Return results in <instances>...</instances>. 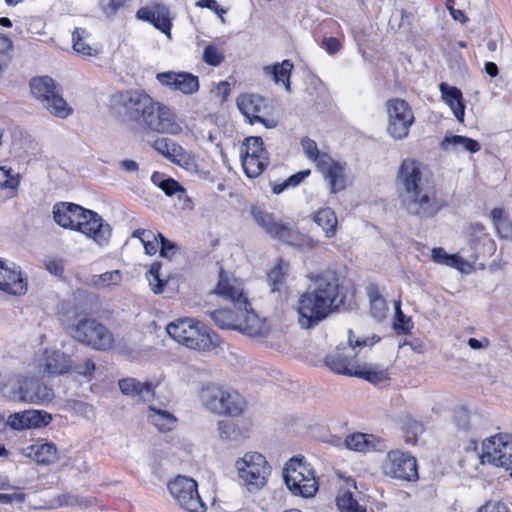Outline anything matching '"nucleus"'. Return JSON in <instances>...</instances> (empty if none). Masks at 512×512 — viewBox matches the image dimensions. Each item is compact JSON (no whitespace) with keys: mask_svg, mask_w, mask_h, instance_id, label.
I'll use <instances>...</instances> for the list:
<instances>
[{"mask_svg":"<svg viewBox=\"0 0 512 512\" xmlns=\"http://www.w3.org/2000/svg\"><path fill=\"white\" fill-rule=\"evenodd\" d=\"M395 187L401 209L421 221L432 219L442 208L434 182L424 173L421 163L414 159L401 162Z\"/></svg>","mask_w":512,"mask_h":512,"instance_id":"f257e3e1","label":"nucleus"},{"mask_svg":"<svg viewBox=\"0 0 512 512\" xmlns=\"http://www.w3.org/2000/svg\"><path fill=\"white\" fill-rule=\"evenodd\" d=\"M310 284L303 292L296 306L297 319L301 328L312 329L337 311L344 303L345 294L338 273L326 269L309 275Z\"/></svg>","mask_w":512,"mask_h":512,"instance_id":"f03ea898","label":"nucleus"},{"mask_svg":"<svg viewBox=\"0 0 512 512\" xmlns=\"http://www.w3.org/2000/svg\"><path fill=\"white\" fill-rule=\"evenodd\" d=\"M214 293L230 301L237 310L234 312L229 309H217L209 312L218 327L237 329L250 336L263 335V324L244 295L243 289L230 283L223 268L220 269Z\"/></svg>","mask_w":512,"mask_h":512,"instance_id":"7ed1b4c3","label":"nucleus"},{"mask_svg":"<svg viewBox=\"0 0 512 512\" xmlns=\"http://www.w3.org/2000/svg\"><path fill=\"white\" fill-rule=\"evenodd\" d=\"M121 102L128 120L142 128L172 135L182 130L172 111L159 102L153 101L146 93L127 91L121 95Z\"/></svg>","mask_w":512,"mask_h":512,"instance_id":"20e7f679","label":"nucleus"},{"mask_svg":"<svg viewBox=\"0 0 512 512\" xmlns=\"http://www.w3.org/2000/svg\"><path fill=\"white\" fill-rule=\"evenodd\" d=\"M54 221L65 229L75 230L106 245L111 237V226L95 211L69 202H59L53 207Z\"/></svg>","mask_w":512,"mask_h":512,"instance_id":"39448f33","label":"nucleus"},{"mask_svg":"<svg viewBox=\"0 0 512 512\" xmlns=\"http://www.w3.org/2000/svg\"><path fill=\"white\" fill-rule=\"evenodd\" d=\"M166 330L175 341L191 349L206 351L219 344V337L215 332L189 318L170 323Z\"/></svg>","mask_w":512,"mask_h":512,"instance_id":"423d86ee","label":"nucleus"},{"mask_svg":"<svg viewBox=\"0 0 512 512\" xmlns=\"http://www.w3.org/2000/svg\"><path fill=\"white\" fill-rule=\"evenodd\" d=\"M202 405L217 415L237 417L244 412L246 402L236 391L217 384H207L199 394Z\"/></svg>","mask_w":512,"mask_h":512,"instance_id":"0eeeda50","label":"nucleus"},{"mask_svg":"<svg viewBox=\"0 0 512 512\" xmlns=\"http://www.w3.org/2000/svg\"><path fill=\"white\" fill-rule=\"evenodd\" d=\"M250 213L257 225L274 239L298 247L303 252L312 250L318 245V241L311 238L298 239L297 233L288 224L277 221L272 213L257 206H252Z\"/></svg>","mask_w":512,"mask_h":512,"instance_id":"6e6552de","label":"nucleus"},{"mask_svg":"<svg viewBox=\"0 0 512 512\" xmlns=\"http://www.w3.org/2000/svg\"><path fill=\"white\" fill-rule=\"evenodd\" d=\"M32 95L43 108L58 118H67L72 113L66 100L62 97L61 86L49 76L34 77L30 80Z\"/></svg>","mask_w":512,"mask_h":512,"instance_id":"1a4fd4ad","label":"nucleus"},{"mask_svg":"<svg viewBox=\"0 0 512 512\" xmlns=\"http://www.w3.org/2000/svg\"><path fill=\"white\" fill-rule=\"evenodd\" d=\"M301 145L305 155L316 162L319 171L328 181L331 192L337 193L345 189V164L335 161L327 153H320L316 142L310 138L302 139Z\"/></svg>","mask_w":512,"mask_h":512,"instance_id":"9d476101","label":"nucleus"},{"mask_svg":"<svg viewBox=\"0 0 512 512\" xmlns=\"http://www.w3.org/2000/svg\"><path fill=\"white\" fill-rule=\"evenodd\" d=\"M283 479L287 488L295 496L309 498L318 490L313 470L299 458H292L286 463Z\"/></svg>","mask_w":512,"mask_h":512,"instance_id":"9b49d317","label":"nucleus"},{"mask_svg":"<svg viewBox=\"0 0 512 512\" xmlns=\"http://www.w3.org/2000/svg\"><path fill=\"white\" fill-rule=\"evenodd\" d=\"M238 476L250 492H257L267 484L271 473L266 458L258 452H248L235 463Z\"/></svg>","mask_w":512,"mask_h":512,"instance_id":"f8f14e48","label":"nucleus"},{"mask_svg":"<svg viewBox=\"0 0 512 512\" xmlns=\"http://www.w3.org/2000/svg\"><path fill=\"white\" fill-rule=\"evenodd\" d=\"M70 335L78 342L95 350H108L113 346V335L109 329L96 319L83 318L70 326Z\"/></svg>","mask_w":512,"mask_h":512,"instance_id":"ddd939ff","label":"nucleus"},{"mask_svg":"<svg viewBox=\"0 0 512 512\" xmlns=\"http://www.w3.org/2000/svg\"><path fill=\"white\" fill-rule=\"evenodd\" d=\"M240 157L247 177L256 178L269 164V152L260 136H250L241 145Z\"/></svg>","mask_w":512,"mask_h":512,"instance_id":"4468645a","label":"nucleus"},{"mask_svg":"<svg viewBox=\"0 0 512 512\" xmlns=\"http://www.w3.org/2000/svg\"><path fill=\"white\" fill-rule=\"evenodd\" d=\"M167 487L182 509L187 512H205L206 505L198 493V485L194 479L179 475Z\"/></svg>","mask_w":512,"mask_h":512,"instance_id":"2eb2a0df","label":"nucleus"},{"mask_svg":"<svg viewBox=\"0 0 512 512\" xmlns=\"http://www.w3.org/2000/svg\"><path fill=\"white\" fill-rule=\"evenodd\" d=\"M236 104L250 124L261 123L268 129L277 127L278 121L268 118L272 106L264 97L258 94H242L237 98Z\"/></svg>","mask_w":512,"mask_h":512,"instance_id":"dca6fc26","label":"nucleus"},{"mask_svg":"<svg viewBox=\"0 0 512 512\" xmlns=\"http://www.w3.org/2000/svg\"><path fill=\"white\" fill-rule=\"evenodd\" d=\"M12 389L15 398L27 403L44 404L54 397L53 389L36 377L19 375Z\"/></svg>","mask_w":512,"mask_h":512,"instance_id":"f3484780","label":"nucleus"},{"mask_svg":"<svg viewBox=\"0 0 512 512\" xmlns=\"http://www.w3.org/2000/svg\"><path fill=\"white\" fill-rule=\"evenodd\" d=\"M387 112L389 116L388 133L394 139L400 140L407 137L409 128L414 122V115L409 104L403 99H391L387 102Z\"/></svg>","mask_w":512,"mask_h":512,"instance_id":"a211bd4d","label":"nucleus"},{"mask_svg":"<svg viewBox=\"0 0 512 512\" xmlns=\"http://www.w3.org/2000/svg\"><path fill=\"white\" fill-rule=\"evenodd\" d=\"M383 471L392 478L414 481L418 479L417 461L410 453L392 450L383 463Z\"/></svg>","mask_w":512,"mask_h":512,"instance_id":"6ab92c4d","label":"nucleus"},{"mask_svg":"<svg viewBox=\"0 0 512 512\" xmlns=\"http://www.w3.org/2000/svg\"><path fill=\"white\" fill-rule=\"evenodd\" d=\"M483 458L510 471L512 477V436L499 434L483 442Z\"/></svg>","mask_w":512,"mask_h":512,"instance_id":"aec40b11","label":"nucleus"},{"mask_svg":"<svg viewBox=\"0 0 512 512\" xmlns=\"http://www.w3.org/2000/svg\"><path fill=\"white\" fill-rule=\"evenodd\" d=\"M156 78L163 86L185 95H191L199 90L198 77L188 72L166 71L158 73Z\"/></svg>","mask_w":512,"mask_h":512,"instance_id":"412c9836","label":"nucleus"},{"mask_svg":"<svg viewBox=\"0 0 512 512\" xmlns=\"http://www.w3.org/2000/svg\"><path fill=\"white\" fill-rule=\"evenodd\" d=\"M0 290L12 295H23L27 291V280L22 276L20 268L2 259H0Z\"/></svg>","mask_w":512,"mask_h":512,"instance_id":"4be33fe9","label":"nucleus"},{"mask_svg":"<svg viewBox=\"0 0 512 512\" xmlns=\"http://www.w3.org/2000/svg\"><path fill=\"white\" fill-rule=\"evenodd\" d=\"M169 15V9L164 4H155L151 7H141L136 13V17L138 19L153 24L155 28L167 35L168 38L171 37L172 27Z\"/></svg>","mask_w":512,"mask_h":512,"instance_id":"5701e85b","label":"nucleus"},{"mask_svg":"<svg viewBox=\"0 0 512 512\" xmlns=\"http://www.w3.org/2000/svg\"><path fill=\"white\" fill-rule=\"evenodd\" d=\"M124 395L137 397L141 401H150L154 398L155 385L150 382H140L135 378H124L118 382Z\"/></svg>","mask_w":512,"mask_h":512,"instance_id":"b1692460","label":"nucleus"},{"mask_svg":"<svg viewBox=\"0 0 512 512\" xmlns=\"http://www.w3.org/2000/svg\"><path fill=\"white\" fill-rule=\"evenodd\" d=\"M29 456L38 464L50 465L58 460V450L54 443L34 444L29 448Z\"/></svg>","mask_w":512,"mask_h":512,"instance_id":"393cba45","label":"nucleus"},{"mask_svg":"<svg viewBox=\"0 0 512 512\" xmlns=\"http://www.w3.org/2000/svg\"><path fill=\"white\" fill-rule=\"evenodd\" d=\"M372 435H367L363 433H355L346 437L345 445L348 449L365 452L369 450H381L383 448V442L381 440H376Z\"/></svg>","mask_w":512,"mask_h":512,"instance_id":"a878e982","label":"nucleus"},{"mask_svg":"<svg viewBox=\"0 0 512 512\" xmlns=\"http://www.w3.org/2000/svg\"><path fill=\"white\" fill-rule=\"evenodd\" d=\"M153 147L173 163L181 165L186 158L183 148L168 138L156 139Z\"/></svg>","mask_w":512,"mask_h":512,"instance_id":"bb28decb","label":"nucleus"},{"mask_svg":"<svg viewBox=\"0 0 512 512\" xmlns=\"http://www.w3.org/2000/svg\"><path fill=\"white\" fill-rule=\"evenodd\" d=\"M72 359L69 355L53 351L45 359L44 369L50 374H64L70 372Z\"/></svg>","mask_w":512,"mask_h":512,"instance_id":"cd10ccee","label":"nucleus"},{"mask_svg":"<svg viewBox=\"0 0 512 512\" xmlns=\"http://www.w3.org/2000/svg\"><path fill=\"white\" fill-rule=\"evenodd\" d=\"M325 365L337 374L354 376L355 370L351 367V357L340 350L328 354L325 357Z\"/></svg>","mask_w":512,"mask_h":512,"instance_id":"c85d7f7f","label":"nucleus"},{"mask_svg":"<svg viewBox=\"0 0 512 512\" xmlns=\"http://www.w3.org/2000/svg\"><path fill=\"white\" fill-rule=\"evenodd\" d=\"M314 222L321 227L327 238L335 236L337 231V217L331 208L318 210L313 217Z\"/></svg>","mask_w":512,"mask_h":512,"instance_id":"c756f323","label":"nucleus"},{"mask_svg":"<svg viewBox=\"0 0 512 512\" xmlns=\"http://www.w3.org/2000/svg\"><path fill=\"white\" fill-rule=\"evenodd\" d=\"M293 69V63L286 59L281 63H276L273 66L264 67V72L271 75L275 83H283L286 90L290 91V76Z\"/></svg>","mask_w":512,"mask_h":512,"instance_id":"7c9ffc66","label":"nucleus"},{"mask_svg":"<svg viewBox=\"0 0 512 512\" xmlns=\"http://www.w3.org/2000/svg\"><path fill=\"white\" fill-rule=\"evenodd\" d=\"M148 420L159 431H170L175 426L176 417L166 410L157 409L149 406Z\"/></svg>","mask_w":512,"mask_h":512,"instance_id":"2f4dec72","label":"nucleus"},{"mask_svg":"<svg viewBox=\"0 0 512 512\" xmlns=\"http://www.w3.org/2000/svg\"><path fill=\"white\" fill-rule=\"evenodd\" d=\"M441 147L443 150L461 147L470 153H476L481 149V145L477 140L461 135L446 136L441 143Z\"/></svg>","mask_w":512,"mask_h":512,"instance_id":"473e14b6","label":"nucleus"},{"mask_svg":"<svg viewBox=\"0 0 512 512\" xmlns=\"http://www.w3.org/2000/svg\"><path fill=\"white\" fill-rule=\"evenodd\" d=\"M151 181L154 185L159 187L167 196H172L176 193H185L184 187L175 179L168 177L164 173L154 172L151 176Z\"/></svg>","mask_w":512,"mask_h":512,"instance_id":"72a5a7b5","label":"nucleus"},{"mask_svg":"<svg viewBox=\"0 0 512 512\" xmlns=\"http://www.w3.org/2000/svg\"><path fill=\"white\" fill-rule=\"evenodd\" d=\"M471 248L474 250V262L481 258L490 257L496 250L495 242L487 235L471 239Z\"/></svg>","mask_w":512,"mask_h":512,"instance_id":"f704fd0d","label":"nucleus"},{"mask_svg":"<svg viewBox=\"0 0 512 512\" xmlns=\"http://www.w3.org/2000/svg\"><path fill=\"white\" fill-rule=\"evenodd\" d=\"M288 268V263L280 259L277 265L268 272L267 281L272 293L281 291Z\"/></svg>","mask_w":512,"mask_h":512,"instance_id":"c9c22d12","label":"nucleus"},{"mask_svg":"<svg viewBox=\"0 0 512 512\" xmlns=\"http://www.w3.org/2000/svg\"><path fill=\"white\" fill-rule=\"evenodd\" d=\"M492 222L501 238L509 239L512 237V223L505 214L504 209L494 208L491 211Z\"/></svg>","mask_w":512,"mask_h":512,"instance_id":"e433bc0d","label":"nucleus"},{"mask_svg":"<svg viewBox=\"0 0 512 512\" xmlns=\"http://www.w3.org/2000/svg\"><path fill=\"white\" fill-rule=\"evenodd\" d=\"M354 376L363 378L374 384H378L388 380V374L385 370L377 369L375 367L370 366H363L362 368L355 369Z\"/></svg>","mask_w":512,"mask_h":512,"instance_id":"4c0bfd02","label":"nucleus"},{"mask_svg":"<svg viewBox=\"0 0 512 512\" xmlns=\"http://www.w3.org/2000/svg\"><path fill=\"white\" fill-rule=\"evenodd\" d=\"M87 36V31L83 28H75L72 34L73 49L78 54L85 56H92L95 51L90 45H88L84 39Z\"/></svg>","mask_w":512,"mask_h":512,"instance_id":"58836bf2","label":"nucleus"},{"mask_svg":"<svg viewBox=\"0 0 512 512\" xmlns=\"http://www.w3.org/2000/svg\"><path fill=\"white\" fill-rule=\"evenodd\" d=\"M161 262H154L149 271L146 273L147 280L154 293L159 294L163 292L166 281L160 277Z\"/></svg>","mask_w":512,"mask_h":512,"instance_id":"ea45409f","label":"nucleus"},{"mask_svg":"<svg viewBox=\"0 0 512 512\" xmlns=\"http://www.w3.org/2000/svg\"><path fill=\"white\" fill-rule=\"evenodd\" d=\"M28 429L42 428L49 425L53 419L52 415L44 410H27Z\"/></svg>","mask_w":512,"mask_h":512,"instance_id":"a19ab883","label":"nucleus"},{"mask_svg":"<svg viewBox=\"0 0 512 512\" xmlns=\"http://www.w3.org/2000/svg\"><path fill=\"white\" fill-rule=\"evenodd\" d=\"M337 507L340 512H366V509L358 504L349 491L337 497Z\"/></svg>","mask_w":512,"mask_h":512,"instance_id":"79ce46f5","label":"nucleus"},{"mask_svg":"<svg viewBox=\"0 0 512 512\" xmlns=\"http://www.w3.org/2000/svg\"><path fill=\"white\" fill-rule=\"evenodd\" d=\"M413 327L411 318L406 316L401 310V302H395V322L394 330L397 334H406Z\"/></svg>","mask_w":512,"mask_h":512,"instance_id":"37998d69","label":"nucleus"},{"mask_svg":"<svg viewBox=\"0 0 512 512\" xmlns=\"http://www.w3.org/2000/svg\"><path fill=\"white\" fill-rule=\"evenodd\" d=\"M96 366L92 359L86 358L81 362L74 363L72 361V367L70 372H74L78 375H81L85 378L91 379L94 375Z\"/></svg>","mask_w":512,"mask_h":512,"instance_id":"c03bdc74","label":"nucleus"},{"mask_svg":"<svg viewBox=\"0 0 512 512\" xmlns=\"http://www.w3.org/2000/svg\"><path fill=\"white\" fill-rule=\"evenodd\" d=\"M203 60L208 65L219 66L224 60V55L215 45L209 44L204 49Z\"/></svg>","mask_w":512,"mask_h":512,"instance_id":"a18cd8bd","label":"nucleus"},{"mask_svg":"<svg viewBox=\"0 0 512 512\" xmlns=\"http://www.w3.org/2000/svg\"><path fill=\"white\" fill-rule=\"evenodd\" d=\"M18 185V175H13L11 169L0 167V188L15 190Z\"/></svg>","mask_w":512,"mask_h":512,"instance_id":"49530a36","label":"nucleus"},{"mask_svg":"<svg viewBox=\"0 0 512 512\" xmlns=\"http://www.w3.org/2000/svg\"><path fill=\"white\" fill-rule=\"evenodd\" d=\"M218 433L223 440H235L238 436L235 424L227 420L218 422Z\"/></svg>","mask_w":512,"mask_h":512,"instance_id":"de8ad7c7","label":"nucleus"},{"mask_svg":"<svg viewBox=\"0 0 512 512\" xmlns=\"http://www.w3.org/2000/svg\"><path fill=\"white\" fill-rule=\"evenodd\" d=\"M158 237L160 239V255L164 258L171 259L176 252L178 251L179 247L176 243L170 241L167 239L163 234L158 232Z\"/></svg>","mask_w":512,"mask_h":512,"instance_id":"09e8293b","label":"nucleus"},{"mask_svg":"<svg viewBox=\"0 0 512 512\" xmlns=\"http://www.w3.org/2000/svg\"><path fill=\"white\" fill-rule=\"evenodd\" d=\"M27 410L13 413L8 417L7 424L15 430L28 429Z\"/></svg>","mask_w":512,"mask_h":512,"instance_id":"8fccbe9b","label":"nucleus"},{"mask_svg":"<svg viewBox=\"0 0 512 512\" xmlns=\"http://www.w3.org/2000/svg\"><path fill=\"white\" fill-rule=\"evenodd\" d=\"M439 88L442 98L447 105L453 101H456L457 99H462V92L457 87L449 86L446 83H441Z\"/></svg>","mask_w":512,"mask_h":512,"instance_id":"3c124183","label":"nucleus"},{"mask_svg":"<svg viewBox=\"0 0 512 512\" xmlns=\"http://www.w3.org/2000/svg\"><path fill=\"white\" fill-rule=\"evenodd\" d=\"M371 315L378 321L386 317L388 310L386 300L384 298H376L370 302Z\"/></svg>","mask_w":512,"mask_h":512,"instance_id":"603ef678","label":"nucleus"},{"mask_svg":"<svg viewBox=\"0 0 512 512\" xmlns=\"http://www.w3.org/2000/svg\"><path fill=\"white\" fill-rule=\"evenodd\" d=\"M124 4L125 0H100L99 2L100 8L107 17L115 15Z\"/></svg>","mask_w":512,"mask_h":512,"instance_id":"864d4df0","label":"nucleus"},{"mask_svg":"<svg viewBox=\"0 0 512 512\" xmlns=\"http://www.w3.org/2000/svg\"><path fill=\"white\" fill-rule=\"evenodd\" d=\"M12 41L5 35H0V60H5V66L11 61Z\"/></svg>","mask_w":512,"mask_h":512,"instance_id":"5fc2aeb1","label":"nucleus"},{"mask_svg":"<svg viewBox=\"0 0 512 512\" xmlns=\"http://www.w3.org/2000/svg\"><path fill=\"white\" fill-rule=\"evenodd\" d=\"M142 244L145 249V253L148 255H155L158 251L160 245V239L158 237V233L150 230V237L145 238V241H142Z\"/></svg>","mask_w":512,"mask_h":512,"instance_id":"6e6d98bb","label":"nucleus"},{"mask_svg":"<svg viewBox=\"0 0 512 512\" xmlns=\"http://www.w3.org/2000/svg\"><path fill=\"white\" fill-rule=\"evenodd\" d=\"M454 421L460 429L467 430L469 428V412L467 409L463 407L455 409Z\"/></svg>","mask_w":512,"mask_h":512,"instance_id":"4d7b16f0","label":"nucleus"},{"mask_svg":"<svg viewBox=\"0 0 512 512\" xmlns=\"http://www.w3.org/2000/svg\"><path fill=\"white\" fill-rule=\"evenodd\" d=\"M45 268L55 276H61L64 272V265L61 259L48 258L45 260Z\"/></svg>","mask_w":512,"mask_h":512,"instance_id":"13d9d810","label":"nucleus"},{"mask_svg":"<svg viewBox=\"0 0 512 512\" xmlns=\"http://www.w3.org/2000/svg\"><path fill=\"white\" fill-rule=\"evenodd\" d=\"M326 51L328 54L330 55H334L336 54L337 52L340 51L342 45L340 43V41L335 38V37H328V38H324L322 40V45H321Z\"/></svg>","mask_w":512,"mask_h":512,"instance_id":"bf43d9fd","label":"nucleus"},{"mask_svg":"<svg viewBox=\"0 0 512 512\" xmlns=\"http://www.w3.org/2000/svg\"><path fill=\"white\" fill-rule=\"evenodd\" d=\"M450 109L452 110L454 116L456 119L460 122H464V115H465V105L462 99H457L456 101H453L448 104Z\"/></svg>","mask_w":512,"mask_h":512,"instance_id":"052dcab7","label":"nucleus"},{"mask_svg":"<svg viewBox=\"0 0 512 512\" xmlns=\"http://www.w3.org/2000/svg\"><path fill=\"white\" fill-rule=\"evenodd\" d=\"M311 171L309 169L299 171L290 177H288L286 181V186L289 187H297L300 183L304 181L310 175Z\"/></svg>","mask_w":512,"mask_h":512,"instance_id":"680f3d73","label":"nucleus"},{"mask_svg":"<svg viewBox=\"0 0 512 512\" xmlns=\"http://www.w3.org/2000/svg\"><path fill=\"white\" fill-rule=\"evenodd\" d=\"M477 512H509L506 504L502 502H487Z\"/></svg>","mask_w":512,"mask_h":512,"instance_id":"e2e57ef3","label":"nucleus"},{"mask_svg":"<svg viewBox=\"0 0 512 512\" xmlns=\"http://www.w3.org/2000/svg\"><path fill=\"white\" fill-rule=\"evenodd\" d=\"M197 6L201 8H208L210 10L215 11L220 17L226 13V11L219 7L216 0H199L196 3Z\"/></svg>","mask_w":512,"mask_h":512,"instance_id":"0e129e2a","label":"nucleus"},{"mask_svg":"<svg viewBox=\"0 0 512 512\" xmlns=\"http://www.w3.org/2000/svg\"><path fill=\"white\" fill-rule=\"evenodd\" d=\"M24 494L21 493H0V503L2 504H11L13 502L22 503L24 501Z\"/></svg>","mask_w":512,"mask_h":512,"instance_id":"69168bd1","label":"nucleus"},{"mask_svg":"<svg viewBox=\"0 0 512 512\" xmlns=\"http://www.w3.org/2000/svg\"><path fill=\"white\" fill-rule=\"evenodd\" d=\"M98 278L103 283L113 282L114 284H117L121 281V272L119 270L105 272L99 275Z\"/></svg>","mask_w":512,"mask_h":512,"instance_id":"338daca9","label":"nucleus"},{"mask_svg":"<svg viewBox=\"0 0 512 512\" xmlns=\"http://www.w3.org/2000/svg\"><path fill=\"white\" fill-rule=\"evenodd\" d=\"M400 13H401V21L399 23V28L410 29L412 26L413 14L407 12L404 9H402Z\"/></svg>","mask_w":512,"mask_h":512,"instance_id":"774afa93","label":"nucleus"}]
</instances>
